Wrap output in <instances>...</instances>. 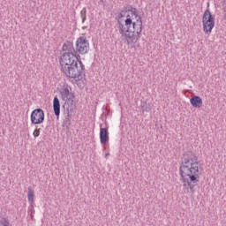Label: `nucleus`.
Masks as SVG:
<instances>
[{"instance_id":"obj_14","label":"nucleus","mask_w":226,"mask_h":226,"mask_svg":"<svg viewBox=\"0 0 226 226\" xmlns=\"http://www.w3.org/2000/svg\"><path fill=\"white\" fill-rule=\"evenodd\" d=\"M27 199L30 204H33V202H34V190H33V187L31 186L28 187Z\"/></svg>"},{"instance_id":"obj_20","label":"nucleus","mask_w":226,"mask_h":226,"mask_svg":"<svg viewBox=\"0 0 226 226\" xmlns=\"http://www.w3.org/2000/svg\"><path fill=\"white\" fill-rule=\"evenodd\" d=\"M211 29H204V32L206 33V34H211Z\"/></svg>"},{"instance_id":"obj_3","label":"nucleus","mask_w":226,"mask_h":226,"mask_svg":"<svg viewBox=\"0 0 226 226\" xmlns=\"http://www.w3.org/2000/svg\"><path fill=\"white\" fill-rule=\"evenodd\" d=\"M126 17L125 26H131L132 24L133 29H142V18L139 17L137 8H133L132 5H127L118 14V19Z\"/></svg>"},{"instance_id":"obj_8","label":"nucleus","mask_w":226,"mask_h":226,"mask_svg":"<svg viewBox=\"0 0 226 226\" xmlns=\"http://www.w3.org/2000/svg\"><path fill=\"white\" fill-rule=\"evenodd\" d=\"M63 54H67V56H77V49L73 47V42L66 41L62 48Z\"/></svg>"},{"instance_id":"obj_4","label":"nucleus","mask_w":226,"mask_h":226,"mask_svg":"<svg viewBox=\"0 0 226 226\" xmlns=\"http://www.w3.org/2000/svg\"><path fill=\"white\" fill-rule=\"evenodd\" d=\"M120 34H124L125 38H127V43L130 45V41L132 43H137V40L140 38V33H142V30L135 32V30L132 31L130 29H120Z\"/></svg>"},{"instance_id":"obj_6","label":"nucleus","mask_w":226,"mask_h":226,"mask_svg":"<svg viewBox=\"0 0 226 226\" xmlns=\"http://www.w3.org/2000/svg\"><path fill=\"white\" fill-rule=\"evenodd\" d=\"M79 54H87L89 52V41L84 37H79L76 41V53Z\"/></svg>"},{"instance_id":"obj_21","label":"nucleus","mask_w":226,"mask_h":226,"mask_svg":"<svg viewBox=\"0 0 226 226\" xmlns=\"http://www.w3.org/2000/svg\"><path fill=\"white\" fill-rule=\"evenodd\" d=\"M99 4H103V0H99Z\"/></svg>"},{"instance_id":"obj_13","label":"nucleus","mask_w":226,"mask_h":226,"mask_svg":"<svg viewBox=\"0 0 226 226\" xmlns=\"http://www.w3.org/2000/svg\"><path fill=\"white\" fill-rule=\"evenodd\" d=\"M60 94H61V98L64 102H65L66 100H69L71 98H75V94L73 93L70 92V89L68 87L62 89V91L60 92Z\"/></svg>"},{"instance_id":"obj_2","label":"nucleus","mask_w":226,"mask_h":226,"mask_svg":"<svg viewBox=\"0 0 226 226\" xmlns=\"http://www.w3.org/2000/svg\"><path fill=\"white\" fill-rule=\"evenodd\" d=\"M61 66V72L65 77L69 79H77L80 80L82 74L86 70L82 61L79 59V56L68 54H62L59 58Z\"/></svg>"},{"instance_id":"obj_15","label":"nucleus","mask_w":226,"mask_h":226,"mask_svg":"<svg viewBox=\"0 0 226 226\" xmlns=\"http://www.w3.org/2000/svg\"><path fill=\"white\" fill-rule=\"evenodd\" d=\"M142 112H149L151 110V106L146 101H142L140 104Z\"/></svg>"},{"instance_id":"obj_9","label":"nucleus","mask_w":226,"mask_h":226,"mask_svg":"<svg viewBox=\"0 0 226 226\" xmlns=\"http://www.w3.org/2000/svg\"><path fill=\"white\" fill-rule=\"evenodd\" d=\"M100 140L101 144L105 145L109 141V129L103 128L102 124L100 125Z\"/></svg>"},{"instance_id":"obj_12","label":"nucleus","mask_w":226,"mask_h":226,"mask_svg":"<svg viewBox=\"0 0 226 226\" xmlns=\"http://www.w3.org/2000/svg\"><path fill=\"white\" fill-rule=\"evenodd\" d=\"M190 103L194 109H200L202 107V98L199 95H194L190 99Z\"/></svg>"},{"instance_id":"obj_19","label":"nucleus","mask_w":226,"mask_h":226,"mask_svg":"<svg viewBox=\"0 0 226 226\" xmlns=\"http://www.w3.org/2000/svg\"><path fill=\"white\" fill-rule=\"evenodd\" d=\"M222 5L224 6L222 8V11H223L224 19L226 20V1L225 0L222 1Z\"/></svg>"},{"instance_id":"obj_23","label":"nucleus","mask_w":226,"mask_h":226,"mask_svg":"<svg viewBox=\"0 0 226 226\" xmlns=\"http://www.w3.org/2000/svg\"><path fill=\"white\" fill-rule=\"evenodd\" d=\"M82 29H86V27H85V26H83V27H82Z\"/></svg>"},{"instance_id":"obj_24","label":"nucleus","mask_w":226,"mask_h":226,"mask_svg":"<svg viewBox=\"0 0 226 226\" xmlns=\"http://www.w3.org/2000/svg\"><path fill=\"white\" fill-rule=\"evenodd\" d=\"M66 121H70V118H67V120Z\"/></svg>"},{"instance_id":"obj_11","label":"nucleus","mask_w":226,"mask_h":226,"mask_svg":"<svg viewBox=\"0 0 226 226\" xmlns=\"http://www.w3.org/2000/svg\"><path fill=\"white\" fill-rule=\"evenodd\" d=\"M75 97H71L70 99H67L65 101V105L67 104L68 107L66 108L67 116L68 117H72L71 112H73V109H75Z\"/></svg>"},{"instance_id":"obj_22","label":"nucleus","mask_w":226,"mask_h":226,"mask_svg":"<svg viewBox=\"0 0 226 226\" xmlns=\"http://www.w3.org/2000/svg\"><path fill=\"white\" fill-rule=\"evenodd\" d=\"M110 154L107 153L105 154V158H107Z\"/></svg>"},{"instance_id":"obj_10","label":"nucleus","mask_w":226,"mask_h":226,"mask_svg":"<svg viewBox=\"0 0 226 226\" xmlns=\"http://www.w3.org/2000/svg\"><path fill=\"white\" fill-rule=\"evenodd\" d=\"M53 111L55 116L59 118L61 114V102H59V98H57V96H55L53 99Z\"/></svg>"},{"instance_id":"obj_1","label":"nucleus","mask_w":226,"mask_h":226,"mask_svg":"<svg viewBox=\"0 0 226 226\" xmlns=\"http://www.w3.org/2000/svg\"><path fill=\"white\" fill-rule=\"evenodd\" d=\"M179 172L185 193H195V186L200 183V170L199 157L192 151L183 154Z\"/></svg>"},{"instance_id":"obj_7","label":"nucleus","mask_w":226,"mask_h":226,"mask_svg":"<svg viewBox=\"0 0 226 226\" xmlns=\"http://www.w3.org/2000/svg\"><path fill=\"white\" fill-rule=\"evenodd\" d=\"M215 27V17L209 10H206L203 15V28L213 29Z\"/></svg>"},{"instance_id":"obj_18","label":"nucleus","mask_w":226,"mask_h":226,"mask_svg":"<svg viewBox=\"0 0 226 226\" xmlns=\"http://www.w3.org/2000/svg\"><path fill=\"white\" fill-rule=\"evenodd\" d=\"M41 129H35L33 135L34 137V139H36V137H40V132Z\"/></svg>"},{"instance_id":"obj_5","label":"nucleus","mask_w":226,"mask_h":226,"mask_svg":"<svg viewBox=\"0 0 226 226\" xmlns=\"http://www.w3.org/2000/svg\"><path fill=\"white\" fill-rule=\"evenodd\" d=\"M32 124H41L45 121V112L41 109H35L30 116Z\"/></svg>"},{"instance_id":"obj_17","label":"nucleus","mask_w":226,"mask_h":226,"mask_svg":"<svg viewBox=\"0 0 226 226\" xmlns=\"http://www.w3.org/2000/svg\"><path fill=\"white\" fill-rule=\"evenodd\" d=\"M86 8H84L81 11H80V17H81V20L82 22H86Z\"/></svg>"},{"instance_id":"obj_16","label":"nucleus","mask_w":226,"mask_h":226,"mask_svg":"<svg viewBox=\"0 0 226 226\" xmlns=\"http://www.w3.org/2000/svg\"><path fill=\"white\" fill-rule=\"evenodd\" d=\"M0 226H11V223H10V220L8 218H1Z\"/></svg>"}]
</instances>
